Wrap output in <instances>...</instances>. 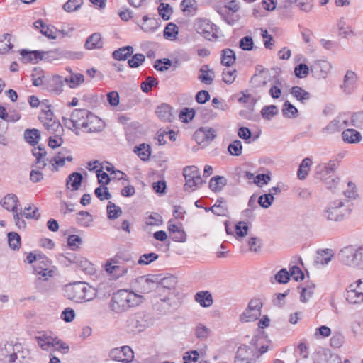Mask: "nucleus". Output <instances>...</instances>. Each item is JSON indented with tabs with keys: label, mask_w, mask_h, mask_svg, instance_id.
<instances>
[{
	"label": "nucleus",
	"mask_w": 363,
	"mask_h": 363,
	"mask_svg": "<svg viewBox=\"0 0 363 363\" xmlns=\"http://www.w3.org/2000/svg\"><path fill=\"white\" fill-rule=\"evenodd\" d=\"M211 211L218 216L227 215V203L224 199H218L216 203L211 207Z\"/></svg>",
	"instance_id": "nucleus-39"
},
{
	"label": "nucleus",
	"mask_w": 363,
	"mask_h": 363,
	"mask_svg": "<svg viewBox=\"0 0 363 363\" xmlns=\"http://www.w3.org/2000/svg\"><path fill=\"white\" fill-rule=\"evenodd\" d=\"M143 23L140 25V28L146 33L154 32L157 28V21L155 19L150 18L147 16L143 17Z\"/></svg>",
	"instance_id": "nucleus-49"
},
{
	"label": "nucleus",
	"mask_w": 363,
	"mask_h": 363,
	"mask_svg": "<svg viewBox=\"0 0 363 363\" xmlns=\"http://www.w3.org/2000/svg\"><path fill=\"white\" fill-rule=\"evenodd\" d=\"M337 28L339 35L342 38H347L352 33L350 27L347 26L346 20L343 17L338 21Z\"/></svg>",
	"instance_id": "nucleus-55"
},
{
	"label": "nucleus",
	"mask_w": 363,
	"mask_h": 363,
	"mask_svg": "<svg viewBox=\"0 0 363 363\" xmlns=\"http://www.w3.org/2000/svg\"><path fill=\"white\" fill-rule=\"evenodd\" d=\"M194 300L203 308L210 307L213 303L211 294L208 291H201L194 295Z\"/></svg>",
	"instance_id": "nucleus-26"
},
{
	"label": "nucleus",
	"mask_w": 363,
	"mask_h": 363,
	"mask_svg": "<svg viewBox=\"0 0 363 363\" xmlns=\"http://www.w3.org/2000/svg\"><path fill=\"white\" fill-rule=\"evenodd\" d=\"M0 358L2 361L7 363L14 362L17 355L14 352V348L11 344H6L4 347L0 348Z\"/></svg>",
	"instance_id": "nucleus-23"
},
{
	"label": "nucleus",
	"mask_w": 363,
	"mask_h": 363,
	"mask_svg": "<svg viewBox=\"0 0 363 363\" xmlns=\"http://www.w3.org/2000/svg\"><path fill=\"white\" fill-rule=\"evenodd\" d=\"M82 179V174L78 172L72 173L67 179V187L72 191L78 190L81 186Z\"/></svg>",
	"instance_id": "nucleus-32"
},
{
	"label": "nucleus",
	"mask_w": 363,
	"mask_h": 363,
	"mask_svg": "<svg viewBox=\"0 0 363 363\" xmlns=\"http://www.w3.org/2000/svg\"><path fill=\"white\" fill-rule=\"evenodd\" d=\"M226 179L222 176L213 177L209 182V188L214 192L220 191L225 186Z\"/></svg>",
	"instance_id": "nucleus-38"
},
{
	"label": "nucleus",
	"mask_w": 363,
	"mask_h": 363,
	"mask_svg": "<svg viewBox=\"0 0 363 363\" xmlns=\"http://www.w3.org/2000/svg\"><path fill=\"white\" fill-rule=\"evenodd\" d=\"M103 45L101 35L99 33H93L89 36L86 43L85 47L89 50L100 48Z\"/></svg>",
	"instance_id": "nucleus-37"
},
{
	"label": "nucleus",
	"mask_w": 363,
	"mask_h": 363,
	"mask_svg": "<svg viewBox=\"0 0 363 363\" xmlns=\"http://www.w3.org/2000/svg\"><path fill=\"white\" fill-rule=\"evenodd\" d=\"M139 283L141 292L143 294H147L153 290L157 291V281L149 277H141Z\"/></svg>",
	"instance_id": "nucleus-34"
},
{
	"label": "nucleus",
	"mask_w": 363,
	"mask_h": 363,
	"mask_svg": "<svg viewBox=\"0 0 363 363\" xmlns=\"http://www.w3.org/2000/svg\"><path fill=\"white\" fill-rule=\"evenodd\" d=\"M196 32L203 35L206 39L212 40L218 37V30L209 20L198 19L194 23Z\"/></svg>",
	"instance_id": "nucleus-10"
},
{
	"label": "nucleus",
	"mask_w": 363,
	"mask_h": 363,
	"mask_svg": "<svg viewBox=\"0 0 363 363\" xmlns=\"http://www.w3.org/2000/svg\"><path fill=\"white\" fill-rule=\"evenodd\" d=\"M109 357L115 361L130 363L134 358V353L130 347L123 346L112 349Z\"/></svg>",
	"instance_id": "nucleus-13"
},
{
	"label": "nucleus",
	"mask_w": 363,
	"mask_h": 363,
	"mask_svg": "<svg viewBox=\"0 0 363 363\" xmlns=\"http://www.w3.org/2000/svg\"><path fill=\"white\" fill-rule=\"evenodd\" d=\"M20 212L22 213V216L28 219L38 220L40 218L38 208L35 206H29L28 207H25L24 209Z\"/></svg>",
	"instance_id": "nucleus-54"
},
{
	"label": "nucleus",
	"mask_w": 363,
	"mask_h": 363,
	"mask_svg": "<svg viewBox=\"0 0 363 363\" xmlns=\"http://www.w3.org/2000/svg\"><path fill=\"white\" fill-rule=\"evenodd\" d=\"M311 164L312 160L309 157H306L302 160L297 172V176L299 179H304L306 177Z\"/></svg>",
	"instance_id": "nucleus-40"
},
{
	"label": "nucleus",
	"mask_w": 363,
	"mask_h": 363,
	"mask_svg": "<svg viewBox=\"0 0 363 363\" xmlns=\"http://www.w3.org/2000/svg\"><path fill=\"white\" fill-rule=\"evenodd\" d=\"M70 76L65 77L66 84L71 89H75L84 82V77L80 73H74L70 69Z\"/></svg>",
	"instance_id": "nucleus-31"
},
{
	"label": "nucleus",
	"mask_w": 363,
	"mask_h": 363,
	"mask_svg": "<svg viewBox=\"0 0 363 363\" xmlns=\"http://www.w3.org/2000/svg\"><path fill=\"white\" fill-rule=\"evenodd\" d=\"M65 83H66L65 77L60 75H54L46 78L45 90L55 95H59L63 91Z\"/></svg>",
	"instance_id": "nucleus-15"
},
{
	"label": "nucleus",
	"mask_w": 363,
	"mask_h": 363,
	"mask_svg": "<svg viewBox=\"0 0 363 363\" xmlns=\"http://www.w3.org/2000/svg\"><path fill=\"white\" fill-rule=\"evenodd\" d=\"M9 247L13 250H18L21 247V237L16 232H10L7 235Z\"/></svg>",
	"instance_id": "nucleus-51"
},
{
	"label": "nucleus",
	"mask_w": 363,
	"mask_h": 363,
	"mask_svg": "<svg viewBox=\"0 0 363 363\" xmlns=\"http://www.w3.org/2000/svg\"><path fill=\"white\" fill-rule=\"evenodd\" d=\"M40 138V132L37 129H27L24 132L25 140L32 145L37 144Z\"/></svg>",
	"instance_id": "nucleus-48"
},
{
	"label": "nucleus",
	"mask_w": 363,
	"mask_h": 363,
	"mask_svg": "<svg viewBox=\"0 0 363 363\" xmlns=\"http://www.w3.org/2000/svg\"><path fill=\"white\" fill-rule=\"evenodd\" d=\"M155 112L157 117L162 121L164 122H171L172 121V108L169 105L162 104L157 106Z\"/></svg>",
	"instance_id": "nucleus-25"
},
{
	"label": "nucleus",
	"mask_w": 363,
	"mask_h": 363,
	"mask_svg": "<svg viewBox=\"0 0 363 363\" xmlns=\"http://www.w3.org/2000/svg\"><path fill=\"white\" fill-rule=\"evenodd\" d=\"M106 272L114 279H118L120 277L125 276L128 273V267L123 264L118 266L107 267L106 269Z\"/></svg>",
	"instance_id": "nucleus-33"
},
{
	"label": "nucleus",
	"mask_w": 363,
	"mask_h": 363,
	"mask_svg": "<svg viewBox=\"0 0 363 363\" xmlns=\"http://www.w3.org/2000/svg\"><path fill=\"white\" fill-rule=\"evenodd\" d=\"M333 256L334 254L330 249L319 250L314 260V264L317 267L326 265L331 261Z\"/></svg>",
	"instance_id": "nucleus-22"
},
{
	"label": "nucleus",
	"mask_w": 363,
	"mask_h": 363,
	"mask_svg": "<svg viewBox=\"0 0 363 363\" xmlns=\"http://www.w3.org/2000/svg\"><path fill=\"white\" fill-rule=\"evenodd\" d=\"M214 138V130L211 128H200L194 134V139L202 147H206Z\"/></svg>",
	"instance_id": "nucleus-14"
},
{
	"label": "nucleus",
	"mask_w": 363,
	"mask_h": 363,
	"mask_svg": "<svg viewBox=\"0 0 363 363\" xmlns=\"http://www.w3.org/2000/svg\"><path fill=\"white\" fill-rule=\"evenodd\" d=\"M351 212L349 201L336 199L329 202L322 212V217L328 221L340 222L347 217Z\"/></svg>",
	"instance_id": "nucleus-2"
},
{
	"label": "nucleus",
	"mask_w": 363,
	"mask_h": 363,
	"mask_svg": "<svg viewBox=\"0 0 363 363\" xmlns=\"http://www.w3.org/2000/svg\"><path fill=\"white\" fill-rule=\"evenodd\" d=\"M247 244L249 250L254 253L259 252L262 247V240L256 236H250L247 240Z\"/></svg>",
	"instance_id": "nucleus-44"
},
{
	"label": "nucleus",
	"mask_w": 363,
	"mask_h": 363,
	"mask_svg": "<svg viewBox=\"0 0 363 363\" xmlns=\"http://www.w3.org/2000/svg\"><path fill=\"white\" fill-rule=\"evenodd\" d=\"M84 129L86 132L94 133L101 131L104 127V122L98 116L90 112Z\"/></svg>",
	"instance_id": "nucleus-17"
},
{
	"label": "nucleus",
	"mask_w": 363,
	"mask_h": 363,
	"mask_svg": "<svg viewBox=\"0 0 363 363\" xmlns=\"http://www.w3.org/2000/svg\"><path fill=\"white\" fill-rule=\"evenodd\" d=\"M234 362L235 363H255L252 348L245 345L240 346L236 352Z\"/></svg>",
	"instance_id": "nucleus-16"
},
{
	"label": "nucleus",
	"mask_w": 363,
	"mask_h": 363,
	"mask_svg": "<svg viewBox=\"0 0 363 363\" xmlns=\"http://www.w3.org/2000/svg\"><path fill=\"white\" fill-rule=\"evenodd\" d=\"M357 80L356 74L352 71H347L344 79V82L342 88L346 93H350Z\"/></svg>",
	"instance_id": "nucleus-36"
},
{
	"label": "nucleus",
	"mask_w": 363,
	"mask_h": 363,
	"mask_svg": "<svg viewBox=\"0 0 363 363\" xmlns=\"http://www.w3.org/2000/svg\"><path fill=\"white\" fill-rule=\"evenodd\" d=\"M282 113L284 117L289 118H295L298 115V110L289 101H286L283 105Z\"/></svg>",
	"instance_id": "nucleus-52"
},
{
	"label": "nucleus",
	"mask_w": 363,
	"mask_h": 363,
	"mask_svg": "<svg viewBox=\"0 0 363 363\" xmlns=\"http://www.w3.org/2000/svg\"><path fill=\"white\" fill-rule=\"evenodd\" d=\"M291 94L297 100L303 103L310 99L311 94L300 86H295L291 88Z\"/></svg>",
	"instance_id": "nucleus-42"
},
{
	"label": "nucleus",
	"mask_w": 363,
	"mask_h": 363,
	"mask_svg": "<svg viewBox=\"0 0 363 363\" xmlns=\"http://www.w3.org/2000/svg\"><path fill=\"white\" fill-rule=\"evenodd\" d=\"M183 174L185 178L184 189L193 191L203 183L199 169L196 166H188L184 169Z\"/></svg>",
	"instance_id": "nucleus-6"
},
{
	"label": "nucleus",
	"mask_w": 363,
	"mask_h": 363,
	"mask_svg": "<svg viewBox=\"0 0 363 363\" xmlns=\"http://www.w3.org/2000/svg\"><path fill=\"white\" fill-rule=\"evenodd\" d=\"M72 160V156L69 155L65 157L62 152H60L50 161V162L55 169H57V167L64 166L66 160L71 162Z\"/></svg>",
	"instance_id": "nucleus-46"
},
{
	"label": "nucleus",
	"mask_w": 363,
	"mask_h": 363,
	"mask_svg": "<svg viewBox=\"0 0 363 363\" xmlns=\"http://www.w3.org/2000/svg\"><path fill=\"white\" fill-rule=\"evenodd\" d=\"M133 52L132 46H125L115 50L113 57L117 60H124Z\"/></svg>",
	"instance_id": "nucleus-45"
},
{
	"label": "nucleus",
	"mask_w": 363,
	"mask_h": 363,
	"mask_svg": "<svg viewBox=\"0 0 363 363\" xmlns=\"http://www.w3.org/2000/svg\"><path fill=\"white\" fill-rule=\"evenodd\" d=\"M342 139L347 143H358L362 140V135L354 129L345 130L342 133Z\"/></svg>",
	"instance_id": "nucleus-30"
},
{
	"label": "nucleus",
	"mask_w": 363,
	"mask_h": 363,
	"mask_svg": "<svg viewBox=\"0 0 363 363\" xmlns=\"http://www.w3.org/2000/svg\"><path fill=\"white\" fill-rule=\"evenodd\" d=\"M309 67L305 63H300L294 68V74L298 78H306L309 74Z\"/></svg>",
	"instance_id": "nucleus-64"
},
{
	"label": "nucleus",
	"mask_w": 363,
	"mask_h": 363,
	"mask_svg": "<svg viewBox=\"0 0 363 363\" xmlns=\"http://www.w3.org/2000/svg\"><path fill=\"white\" fill-rule=\"evenodd\" d=\"M33 267L35 273L39 275V279L44 281L52 277L55 272L50 260L44 256L38 255V262Z\"/></svg>",
	"instance_id": "nucleus-11"
},
{
	"label": "nucleus",
	"mask_w": 363,
	"mask_h": 363,
	"mask_svg": "<svg viewBox=\"0 0 363 363\" xmlns=\"http://www.w3.org/2000/svg\"><path fill=\"white\" fill-rule=\"evenodd\" d=\"M250 226V225L247 222H238L235 226V238L239 241L242 240L246 235H248Z\"/></svg>",
	"instance_id": "nucleus-35"
},
{
	"label": "nucleus",
	"mask_w": 363,
	"mask_h": 363,
	"mask_svg": "<svg viewBox=\"0 0 363 363\" xmlns=\"http://www.w3.org/2000/svg\"><path fill=\"white\" fill-rule=\"evenodd\" d=\"M67 298L75 302L89 301L96 295L95 289L83 282L69 284L65 287Z\"/></svg>",
	"instance_id": "nucleus-3"
},
{
	"label": "nucleus",
	"mask_w": 363,
	"mask_h": 363,
	"mask_svg": "<svg viewBox=\"0 0 363 363\" xmlns=\"http://www.w3.org/2000/svg\"><path fill=\"white\" fill-rule=\"evenodd\" d=\"M21 55L24 62H37L38 60L45 58L48 52L38 50L27 51L23 50L21 52Z\"/></svg>",
	"instance_id": "nucleus-24"
},
{
	"label": "nucleus",
	"mask_w": 363,
	"mask_h": 363,
	"mask_svg": "<svg viewBox=\"0 0 363 363\" xmlns=\"http://www.w3.org/2000/svg\"><path fill=\"white\" fill-rule=\"evenodd\" d=\"M38 346L43 350L48 352L60 351L62 353L67 352L69 346L58 339L57 337L40 334L35 337Z\"/></svg>",
	"instance_id": "nucleus-5"
},
{
	"label": "nucleus",
	"mask_w": 363,
	"mask_h": 363,
	"mask_svg": "<svg viewBox=\"0 0 363 363\" xmlns=\"http://www.w3.org/2000/svg\"><path fill=\"white\" fill-rule=\"evenodd\" d=\"M89 113L90 111L86 109H75L71 113L69 118L63 117L64 124L72 130L84 128Z\"/></svg>",
	"instance_id": "nucleus-7"
},
{
	"label": "nucleus",
	"mask_w": 363,
	"mask_h": 363,
	"mask_svg": "<svg viewBox=\"0 0 363 363\" xmlns=\"http://www.w3.org/2000/svg\"><path fill=\"white\" fill-rule=\"evenodd\" d=\"M336 169V164L334 161L330 160L328 163L320 164L317 167V172L322 177L333 173Z\"/></svg>",
	"instance_id": "nucleus-41"
},
{
	"label": "nucleus",
	"mask_w": 363,
	"mask_h": 363,
	"mask_svg": "<svg viewBox=\"0 0 363 363\" xmlns=\"http://www.w3.org/2000/svg\"><path fill=\"white\" fill-rule=\"evenodd\" d=\"M315 288V286L313 283H308L305 286H303L301 291V301L303 303L307 302L312 297Z\"/></svg>",
	"instance_id": "nucleus-47"
},
{
	"label": "nucleus",
	"mask_w": 363,
	"mask_h": 363,
	"mask_svg": "<svg viewBox=\"0 0 363 363\" xmlns=\"http://www.w3.org/2000/svg\"><path fill=\"white\" fill-rule=\"evenodd\" d=\"M338 258L344 264L363 269V244L358 247H344L338 253Z\"/></svg>",
	"instance_id": "nucleus-4"
},
{
	"label": "nucleus",
	"mask_w": 363,
	"mask_h": 363,
	"mask_svg": "<svg viewBox=\"0 0 363 363\" xmlns=\"http://www.w3.org/2000/svg\"><path fill=\"white\" fill-rule=\"evenodd\" d=\"M331 69L330 64L325 60H316L311 67V72H314L319 78H325Z\"/></svg>",
	"instance_id": "nucleus-18"
},
{
	"label": "nucleus",
	"mask_w": 363,
	"mask_h": 363,
	"mask_svg": "<svg viewBox=\"0 0 363 363\" xmlns=\"http://www.w3.org/2000/svg\"><path fill=\"white\" fill-rule=\"evenodd\" d=\"M135 152L143 160H147L150 155V147L148 145L141 144L135 147Z\"/></svg>",
	"instance_id": "nucleus-57"
},
{
	"label": "nucleus",
	"mask_w": 363,
	"mask_h": 363,
	"mask_svg": "<svg viewBox=\"0 0 363 363\" xmlns=\"http://www.w3.org/2000/svg\"><path fill=\"white\" fill-rule=\"evenodd\" d=\"M83 4V0H68L63 5V9L66 12H74L80 9Z\"/></svg>",
	"instance_id": "nucleus-58"
},
{
	"label": "nucleus",
	"mask_w": 363,
	"mask_h": 363,
	"mask_svg": "<svg viewBox=\"0 0 363 363\" xmlns=\"http://www.w3.org/2000/svg\"><path fill=\"white\" fill-rule=\"evenodd\" d=\"M34 26L37 29H40V32L50 39L56 38V30L52 26H47L42 20H38L34 23Z\"/></svg>",
	"instance_id": "nucleus-29"
},
{
	"label": "nucleus",
	"mask_w": 363,
	"mask_h": 363,
	"mask_svg": "<svg viewBox=\"0 0 363 363\" xmlns=\"http://www.w3.org/2000/svg\"><path fill=\"white\" fill-rule=\"evenodd\" d=\"M345 297L347 301L351 304H359L363 303V295L355 286L352 288V284L347 287Z\"/></svg>",
	"instance_id": "nucleus-21"
},
{
	"label": "nucleus",
	"mask_w": 363,
	"mask_h": 363,
	"mask_svg": "<svg viewBox=\"0 0 363 363\" xmlns=\"http://www.w3.org/2000/svg\"><path fill=\"white\" fill-rule=\"evenodd\" d=\"M143 296L128 290H119L112 296L109 303L111 310L120 313L143 303Z\"/></svg>",
	"instance_id": "nucleus-1"
},
{
	"label": "nucleus",
	"mask_w": 363,
	"mask_h": 363,
	"mask_svg": "<svg viewBox=\"0 0 363 363\" xmlns=\"http://www.w3.org/2000/svg\"><path fill=\"white\" fill-rule=\"evenodd\" d=\"M64 258L70 264H74L77 267H79L87 274H93L95 271L94 264L81 255L68 254L67 256H64Z\"/></svg>",
	"instance_id": "nucleus-12"
},
{
	"label": "nucleus",
	"mask_w": 363,
	"mask_h": 363,
	"mask_svg": "<svg viewBox=\"0 0 363 363\" xmlns=\"http://www.w3.org/2000/svg\"><path fill=\"white\" fill-rule=\"evenodd\" d=\"M77 223L83 226H88L92 222V217L87 211H82L77 213Z\"/></svg>",
	"instance_id": "nucleus-62"
},
{
	"label": "nucleus",
	"mask_w": 363,
	"mask_h": 363,
	"mask_svg": "<svg viewBox=\"0 0 363 363\" xmlns=\"http://www.w3.org/2000/svg\"><path fill=\"white\" fill-rule=\"evenodd\" d=\"M176 279L174 277H167L157 281V292L160 295L162 291L167 289L169 292L174 288Z\"/></svg>",
	"instance_id": "nucleus-28"
},
{
	"label": "nucleus",
	"mask_w": 363,
	"mask_h": 363,
	"mask_svg": "<svg viewBox=\"0 0 363 363\" xmlns=\"http://www.w3.org/2000/svg\"><path fill=\"white\" fill-rule=\"evenodd\" d=\"M181 9L185 15H194L197 10L196 0H183L181 3Z\"/></svg>",
	"instance_id": "nucleus-43"
},
{
	"label": "nucleus",
	"mask_w": 363,
	"mask_h": 363,
	"mask_svg": "<svg viewBox=\"0 0 363 363\" xmlns=\"http://www.w3.org/2000/svg\"><path fill=\"white\" fill-rule=\"evenodd\" d=\"M262 303L259 298H254L248 303L247 308L240 315L242 322H252L257 320L261 315Z\"/></svg>",
	"instance_id": "nucleus-8"
},
{
	"label": "nucleus",
	"mask_w": 363,
	"mask_h": 363,
	"mask_svg": "<svg viewBox=\"0 0 363 363\" xmlns=\"http://www.w3.org/2000/svg\"><path fill=\"white\" fill-rule=\"evenodd\" d=\"M39 119L45 128L50 133H62L63 128L60 123L53 117V113L49 107L46 110H43L39 116Z\"/></svg>",
	"instance_id": "nucleus-9"
},
{
	"label": "nucleus",
	"mask_w": 363,
	"mask_h": 363,
	"mask_svg": "<svg viewBox=\"0 0 363 363\" xmlns=\"http://www.w3.org/2000/svg\"><path fill=\"white\" fill-rule=\"evenodd\" d=\"M342 124L340 120L334 119L331 121L328 125L323 129L324 133L331 134L338 132L342 129Z\"/></svg>",
	"instance_id": "nucleus-60"
},
{
	"label": "nucleus",
	"mask_w": 363,
	"mask_h": 363,
	"mask_svg": "<svg viewBox=\"0 0 363 363\" xmlns=\"http://www.w3.org/2000/svg\"><path fill=\"white\" fill-rule=\"evenodd\" d=\"M240 4L238 1L230 0L228 1V25L235 24L240 19Z\"/></svg>",
	"instance_id": "nucleus-19"
},
{
	"label": "nucleus",
	"mask_w": 363,
	"mask_h": 363,
	"mask_svg": "<svg viewBox=\"0 0 363 363\" xmlns=\"http://www.w3.org/2000/svg\"><path fill=\"white\" fill-rule=\"evenodd\" d=\"M159 15L164 20H169L172 13V8L169 4L161 3L158 6Z\"/></svg>",
	"instance_id": "nucleus-59"
},
{
	"label": "nucleus",
	"mask_w": 363,
	"mask_h": 363,
	"mask_svg": "<svg viewBox=\"0 0 363 363\" xmlns=\"http://www.w3.org/2000/svg\"><path fill=\"white\" fill-rule=\"evenodd\" d=\"M278 113V108L275 105L267 106L261 110L262 116L268 121H270L274 116Z\"/></svg>",
	"instance_id": "nucleus-56"
},
{
	"label": "nucleus",
	"mask_w": 363,
	"mask_h": 363,
	"mask_svg": "<svg viewBox=\"0 0 363 363\" xmlns=\"http://www.w3.org/2000/svg\"><path fill=\"white\" fill-rule=\"evenodd\" d=\"M228 152L234 156H240L242 152V145L238 140H234L228 145Z\"/></svg>",
	"instance_id": "nucleus-63"
},
{
	"label": "nucleus",
	"mask_w": 363,
	"mask_h": 363,
	"mask_svg": "<svg viewBox=\"0 0 363 363\" xmlns=\"http://www.w3.org/2000/svg\"><path fill=\"white\" fill-rule=\"evenodd\" d=\"M198 79L202 83L211 84L214 79V72L208 65H204L199 69Z\"/></svg>",
	"instance_id": "nucleus-27"
},
{
	"label": "nucleus",
	"mask_w": 363,
	"mask_h": 363,
	"mask_svg": "<svg viewBox=\"0 0 363 363\" xmlns=\"http://www.w3.org/2000/svg\"><path fill=\"white\" fill-rule=\"evenodd\" d=\"M163 35L166 39L170 40H175L178 35L177 26L173 23H169L164 28Z\"/></svg>",
	"instance_id": "nucleus-50"
},
{
	"label": "nucleus",
	"mask_w": 363,
	"mask_h": 363,
	"mask_svg": "<svg viewBox=\"0 0 363 363\" xmlns=\"http://www.w3.org/2000/svg\"><path fill=\"white\" fill-rule=\"evenodd\" d=\"M108 216L110 219H116L122 214V211L120 207L116 206L112 202H108L107 206Z\"/></svg>",
	"instance_id": "nucleus-61"
},
{
	"label": "nucleus",
	"mask_w": 363,
	"mask_h": 363,
	"mask_svg": "<svg viewBox=\"0 0 363 363\" xmlns=\"http://www.w3.org/2000/svg\"><path fill=\"white\" fill-rule=\"evenodd\" d=\"M18 196L13 194L6 195L1 201V206L5 209L12 211L13 213L18 212Z\"/></svg>",
	"instance_id": "nucleus-20"
},
{
	"label": "nucleus",
	"mask_w": 363,
	"mask_h": 363,
	"mask_svg": "<svg viewBox=\"0 0 363 363\" xmlns=\"http://www.w3.org/2000/svg\"><path fill=\"white\" fill-rule=\"evenodd\" d=\"M3 39L0 40V53H7L11 50L13 45L11 43V35L9 33H6L2 36Z\"/></svg>",
	"instance_id": "nucleus-53"
}]
</instances>
